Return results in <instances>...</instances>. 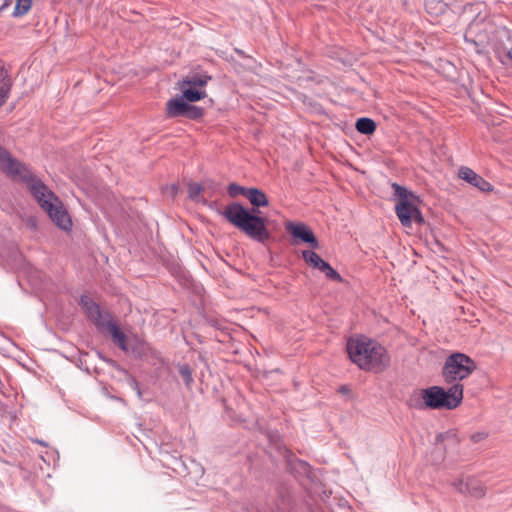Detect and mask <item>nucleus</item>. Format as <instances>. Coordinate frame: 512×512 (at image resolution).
<instances>
[{
  "label": "nucleus",
  "instance_id": "28",
  "mask_svg": "<svg viewBox=\"0 0 512 512\" xmlns=\"http://www.w3.org/2000/svg\"><path fill=\"white\" fill-rule=\"evenodd\" d=\"M509 57L512 59V49L509 51Z\"/></svg>",
  "mask_w": 512,
  "mask_h": 512
},
{
  "label": "nucleus",
  "instance_id": "14",
  "mask_svg": "<svg viewBox=\"0 0 512 512\" xmlns=\"http://www.w3.org/2000/svg\"><path fill=\"white\" fill-rule=\"evenodd\" d=\"M246 198L255 207H266L269 204L266 194L257 188H248Z\"/></svg>",
  "mask_w": 512,
  "mask_h": 512
},
{
  "label": "nucleus",
  "instance_id": "4",
  "mask_svg": "<svg viewBox=\"0 0 512 512\" xmlns=\"http://www.w3.org/2000/svg\"><path fill=\"white\" fill-rule=\"evenodd\" d=\"M223 216L230 224L253 240L264 242L270 237L266 227V219L252 214L239 203L227 205L223 211Z\"/></svg>",
  "mask_w": 512,
  "mask_h": 512
},
{
  "label": "nucleus",
  "instance_id": "6",
  "mask_svg": "<svg viewBox=\"0 0 512 512\" xmlns=\"http://www.w3.org/2000/svg\"><path fill=\"white\" fill-rule=\"evenodd\" d=\"M393 187L396 195L399 197L395 206V212L401 224L404 227H410L412 222L422 223L424 219L415 201L412 199L413 195H409L406 189L398 184H393Z\"/></svg>",
  "mask_w": 512,
  "mask_h": 512
},
{
  "label": "nucleus",
  "instance_id": "25",
  "mask_svg": "<svg viewBox=\"0 0 512 512\" xmlns=\"http://www.w3.org/2000/svg\"><path fill=\"white\" fill-rule=\"evenodd\" d=\"M201 192V186L197 183H190L188 193L191 198H196Z\"/></svg>",
  "mask_w": 512,
  "mask_h": 512
},
{
  "label": "nucleus",
  "instance_id": "9",
  "mask_svg": "<svg viewBox=\"0 0 512 512\" xmlns=\"http://www.w3.org/2000/svg\"><path fill=\"white\" fill-rule=\"evenodd\" d=\"M80 304L82 305L87 316L99 327L101 328L103 324L101 322H105L106 317H112L107 312H101L98 305L88 296H82L80 300Z\"/></svg>",
  "mask_w": 512,
  "mask_h": 512
},
{
  "label": "nucleus",
  "instance_id": "20",
  "mask_svg": "<svg viewBox=\"0 0 512 512\" xmlns=\"http://www.w3.org/2000/svg\"><path fill=\"white\" fill-rule=\"evenodd\" d=\"M321 272H323L327 278L336 281V282H342L343 279L341 275L334 270L329 263L325 262L324 265L320 269Z\"/></svg>",
  "mask_w": 512,
  "mask_h": 512
},
{
  "label": "nucleus",
  "instance_id": "10",
  "mask_svg": "<svg viewBox=\"0 0 512 512\" xmlns=\"http://www.w3.org/2000/svg\"><path fill=\"white\" fill-rule=\"evenodd\" d=\"M103 326L101 329H106L111 337L113 342L118 345L122 350H127V337L126 335L119 329L117 324L114 322L112 317H106L105 322H101Z\"/></svg>",
  "mask_w": 512,
  "mask_h": 512
},
{
  "label": "nucleus",
  "instance_id": "21",
  "mask_svg": "<svg viewBox=\"0 0 512 512\" xmlns=\"http://www.w3.org/2000/svg\"><path fill=\"white\" fill-rule=\"evenodd\" d=\"M247 191H248V188H245V187H242L236 183H231L229 186H228V194L235 198L239 195H243V196H247Z\"/></svg>",
  "mask_w": 512,
  "mask_h": 512
},
{
  "label": "nucleus",
  "instance_id": "17",
  "mask_svg": "<svg viewBox=\"0 0 512 512\" xmlns=\"http://www.w3.org/2000/svg\"><path fill=\"white\" fill-rule=\"evenodd\" d=\"M302 256L309 266H311L313 268H317L319 270L326 262L317 253H315L311 250L303 251Z\"/></svg>",
  "mask_w": 512,
  "mask_h": 512
},
{
  "label": "nucleus",
  "instance_id": "7",
  "mask_svg": "<svg viewBox=\"0 0 512 512\" xmlns=\"http://www.w3.org/2000/svg\"><path fill=\"white\" fill-rule=\"evenodd\" d=\"M286 229L294 238H298L301 241L310 244L312 248L319 247V243L314 233L307 225L303 223H288Z\"/></svg>",
  "mask_w": 512,
  "mask_h": 512
},
{
  "label": "nucleus",
  "instance_id": "2",
  "mask_svg": "<svg viewBox=\"0 0 512 512\" xmlns=\"http://www.w3.org/2000/svg\"><path fill=\"white\" fill-rule=\"evenodd\" d=\"M463 399V385L457 383L448 390L440 386L414 390L408 400L409 407L417 410H452L457 408Z\"/></svg>",
  "mask_w": 512,
  "mask_h": 512
},
{
  "label": "nucleus",
  "instance_id": "18",
  "mask_svg": "<svg viewBox=\"0 0 512 512\" xmlns=\"http://www.w3.org/2000/svg\"><path fill=\"white\" fill-rule=\"evenodd\" d=\"M211 78L209 76H202V75H192V76H187L185 77L182 81H181V84H185L187 86H191V87H204L208 81L210 80Z\"/></svg>",
  "mask_w": 512,
  "mask_h": 512
},
{
  "label": "nucleus",
  "instance_id": "3",
  "mask_svg": "<svg viewBox=\"0 0 512 512\" xmlns=\"http://www.w3.org/2000/svg\"><path fill=\"white\" fill-rule=\"evenodd\" d=\"M349 358L363 370L383 371L388 367L390 358L386 349L367 337H355L347 343Z\"/></svg>",
  "mask_w": 512,
  "mask_h": 512
},
{
  "label": "nucleus",
  "instance_id": "8",
  "mask_svg": "<svg viewBox=\"0 0 512 512\" xmlns=\"http://www.w3.org/2000/svg\"><path fill=\"white\" fill-rule=\"evenodd\" d=\"M458 176L460 179L478 188L482 192L493 191V186L469 167H461L458 171Z\"/></svg>",
  "mask_w": 512,
  "mask_h": 512
},
{
  "label": "nucleus",
  "instance_id": "5",
  "mask_svg": "<svg viewBox=\"0 0 512 512\" xmlns=\"http://www.w3.org/2000/svg\"><path fill=\"white\" fill-rule=\"evenodd\" d=\"M477 368L476 362L463 353L450 355L443 367V377L446 382L461 381L469 377Z\"/></svg>",
  "mask_w": 512,
  "mask_h": 512
},
{
  "label": "nucleus",
  "instance_id": "24",
  "mask_svg": "<svg viewBox=\"0 0 512 512\" xmlns=\"http://www.w3.org/2000/svg\"><path fill=\"white\" fill-rule=\"evenodd\" d=\"M425 6H426V10L429 13H433L434 11L437 10V8H439L438 9L439 11H442V9H443L442 3L437 2L435 0H428V1H426Z\"/></svg>",
  "mask_w": 512,
  "mask_h": 512
},
{
  "label": "nucleus",
  "instance_id": "22",
  "mask_svg": "<svg viewBox=\"0 0 512 512\" xmlns=\"http://www.w3.org/2000/svg\"><path fill=\"white\" fill-rule=\"evenodd\" d=\"M201 116H202V109L189 104L184 117H187L189 119H197V118H200Z\"/></svg>",
  "mask_w": 512,
  "mask_h": 512
},
{
  "label": "nucleus",
  "instance_id": "26",
  "mask_svg": "<svg viewBox=\"0 0 512 512\" xmlns=\"http://www.w3.org/2000/svg\"><path fill=\"white\" fill-rule=\"evenodd\" d=\"M465 483L466 481L462 480V479H459V480H456L455 482H453V487L461 494H465L467 493V488L465 487Z\"/></svg>",
  "mask_w": 512,
  "mask_h": 512
},
{
  "label": "nucleus",
  "instance_id": "1",
  "mask_svg": "<svg viewBox=\"0 0 512 512\" xmlns=\"http://www.w3.org/2000/svg\"><path fill=\"white\" fill-rule=\"evenodd\" d=\"M0 170L14 181L26 182L34 198L41 208L47 212L55 225L64 231L72 229L71 217L61 200L42 181L35 178L23 163L14 158L1 145Z\"/></svg>",
  "mask_w": 512,
  "mask_h": 512
},
{
  "label": "nucleus",
  "instance_id": "16",
  "mask_svg": "<svg viewBox=\"0 0 512 512\" xmlns=\"http://www.w3.org/2000/svg\"><path fill=\"white\" fill-rule=\"evenodd\" d=\"M356 130L364 135H371L376 130V123L370 118H359L355 124Z\"/></svg>",
  "mask_w": 512,
  "mask_h": 512
},
{
  "label": "nucleus",
  "instance_id": "27",
  "mask_svg": "<svg viewBox=\"0 0 512 512\" xmlns=\"http://www.w3.org/2000/svg\"><path fill=\"white\" fill-rule=\"evenodd\" d=\"M341 391H342V392H346V391H347V388L344 386V387H342V388H341Z\"/></svg>",
  "mask_w": 512,
  "mask_h": 512
},
{
  "label": "nucleus",
  "instance_id": "13",
  "mask_svg": "<svg viewBox=\"0 0 512 512\" xmlns=\"http://www.w3.org/2000/svg\"><path fill=\"white\" fill-rule=\"evenodd\" d=\"M11 88V79L8 75L7 70L4 68L3 65L0 64V106H2L7 98L8 94L10 92Z\"/></svg>",
  "mask_w": 512,
  "mask_h": 512
},
{
  "label": "nucleus",
  "instance_id": "19",
  "mask_svg": "<svg viewBox=\"0 0 512 512\" xmlns=\"http://www.w3.org/2000/svg\"><path fill=\"white\" fill-rule=\"evenodd\" d=\"M33 0H16L13 15L21 17L26 15L32 7Z\"/></svg>",
  "mask_w": 512,
  "mask_h": 512
},
{
  "label": "nucleus",
  "instance_id": "11",
  "mask_svg": "<svg viewBox=\"0 0 512 512\" xmlns=\"http://www.w3.org/2000/svg\"><path fill=\"white\" fill-rule=\"evenodd\" d=\"M189 104L182 98H173L166 103V115L169 118L185 116Z\"/></svg>",
  "mask_w": 512,
  "mask_h": 512
},
{
  "label": "nucleus",
  "instance_id": "23",
  "mask_svg": "<svg viewBox=\"0 0 512 512\" xmlns=\"http://www.w3.org/2000/svg\"><path fill=\"white\" fill-rule=\"evenodd\" d=\"M179 372H180V375L182 376L184 382L186 383V385H189L193 381L192 373H191L189 366H187V365L182 366L180 368Z\"/></svg>",
  "mask_w": 512,
  "mask_h": 512
},
{
  "label": "nucleus",
  "instance_id": "12",
  "mask_svg": "<svg viewBox=\"0 0 512 512\" xmlns=\"http://www.w3.org/2000/svg\"><path fill=\"white\" fill-rule=\"evenodd\" d=\"M465 487L467 488L466 495L476 499L483 498L487 492L486 486L475 478H468L466 480Z\"/></svg>",
  "mask_w": 512,
  "mask_h": 512
},
{
  "label": "nucleus",
  "instance_id": "15",
  "mask_svg": "<svg viewBox=\"0 0 512 512\" xmlns=\"http://www.w3.org/2000/svg\"><path fill=\"white\" fill-rule=\"evenodd\" d=\"M180 89L183 93V98L189 102H196L206 97V92L197 90L194 87H189L180 83Z\"/></svg>",
  "mask_w": 512,
  "mask_h": 512
}]
</instances>
